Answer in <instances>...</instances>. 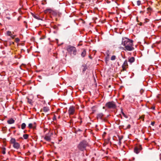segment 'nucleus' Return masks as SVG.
<instances>
[{"label":"nucleus","instance_id":"1","mask_svg":"<svg viewBox=\"0 0 161 161\" xmlns=\"http://www.w3.org/2000/svg\"><path fill=\"white\" fill-rule=\"evenodd\" d=\"M133 41L132 40L125 37L122 38V44L125 47L124 50L131 51L134 49Z\"/></svg>","mask_w":161,"mask_h":161},{"label":"nucleus","instance_id":"2","mask_svg":"<svg viewBox=\"0 0 161 161\" xmlns=\"http://www.w3.org/2000/svg\"><path fill=\"white\" fill-rule=\"evenodd\" d=\"M87 145V143L86 141L83 140L80 142L77 146V148L79 150L83 151L86 149Z\"/></svg>","mask_w":161,"mask_h":161},{"label":"nucleus","instance_id":"3","mask_svg":"<svg viewBox=\"0 0 161 161\" xmlns=\"http://www.w3.org/2000/svg\"><path fill=\"white\" fill-rule=\"evenodd\" d=\"M67 52L71 55H75L76 54V48L71 46H69L67 48Z\"/></svg>","mask_w":161,"mask_h":161},{"label":"nucleus","instance_id":"4","mask_svg":"<svg viewBox=\"0 0 161 161\" xmlns=\"http://www.w3.org/2000/svg\"><path fill=\"white\" fill-rule=\"evenodd\" d=\"M105 107L109 109H115L116 105L114 102L111 101L107 102L105 104Z\"/></svg>","mask_w":161,"mask_h":161},{"label":"nucleus","instance_id":"5","mask_svg":"<svg viewBox=\"0 0 161 161\" xmlns=\"http://www.w3.org/2000/svg\"><path fill=\"white\" fill-rule=\"evenodd\" d=\"M75 111V107L73 106H71L69 107L68 110V113L69 115H71L74 114Z\"/></svg>","mask_w":161,"mask_h":161},{"label":"nucleus","instance_id":"6","mask_svg":"<svg viewBox=\"0 0 161 161\" xmlns=\"http://www.w3.org/2000/svg\"><path fill=\"white\" fill-rule=\"evenodd\" d=\"M122 70L123 71H126V69L128 68V64L127 63V60H125L123 65H122Z\"/></svg>","mask_w":161,"mask_h":161},{"label":"nucleus","instance_id":"7","mask_svg":"<svg viewBox=\"0 0 161 161\" xmlns=\"http://www.w3.org/2000/svg\"><path fill=\"white\" fill-rule=\"evenodd\" d=\"M142 149V147L141 145L136 146L134 148V152L136 154H138L139 153Z\"/></svg>","mask_w":161,"mask_h":161},{"label":"nucleus","instance_id":"8","mask_svg":"<svg viewBox=\"0 0 161 161\" xmlns=\"http://www.w3.org/2000/svg\"><path fill=\"white\" fill-rule=\"evenodd\" d=\"M13 147L14 148L18 149L19 148L20 145L19 143L16 142L13 144Z\"/></svg>","mask_w":161,"mask_h":161},{"label":"nucleus","instance_id":"9","mask_svg":"<svg viewBox=\"0 0 161 161\" xmlns=\"http://www.w3.org/2000/svg\"><path fill=\"white\" fill-rule=\"evenodd\" d=\"M49 110V108L48 107H44L42 109H41V111L44 112H47Z\"/></svg>","mask_w":161,"mask_h":161},{"label":"nucleus","instance_id":"10","mask_svg":"<svg viewBox=\"0 0 161 161\" xmlns=\"http://www.w3.org/2000/svg\"><path fill=\"white\" fill-rule=\"evenodd\" d=\"M7 123L9 124H11L14 123L15 120L13 118H10L7 120Z\"/></svg>","mask_w":161,"mask_h":161},{"label":"nucleus","instance_id":"11","mask_svg":"<svg viewBox=\"0 0 161 161\" xmlns=\"http://www.w3.org/2000/svg\"><path fill=\"white\" fill-rule=\"evenodd\" d=\"M135 59L134 57H131L129 58L128 59V62L130 63H132L134 62Z\"/></svg>","mask_w":161,"mask_h":161},{"label":"nucleus","instance_id":"12","mask_svg":"<svg viewBox=\"0 0 161 161\" xmlns=\"http://www.w3.org/2000/svg\"><path fill=\"white\" fill-rule=\"evenodd\" d=\"M103 116V114L102 113H100L98 114L97 115V119H102V117Z\"/></svg>","mask_w":161,"mask_h":161},{"label":"nucleus","instance_id":"13","mask_svg":"<svg viewBox=\"0 0 161 161\" xmlns=\"http://www.w3.org/2000/svg\"><path fill=\"white\" fill-rule=\"evenodd\" d=\"M82 72L84 73L85 71L87 69V67L86 65H82Z\"/></svg>","mask_w":161,"mask_h":161},{"label":"nucleus","instance_id":"14","mask_svg":"<svg viewBox=\"0 0 161 161\" xmlns=\"http://www.w3.org/2000/svg\"><path fill=\"white\" fill-rule=\"evenodd\" d=\"M44 139L47 141H50L51 140V137L49 136H46L44 137Z\"/></svg>","mask_w":161,"mask_h":161},{"label":"nucleus","instance_id":"15","mask_svg":"<svg viewBox=\"0 0 161 161\" xmlns=\"http://www.w3.org/2000/svg\"><path fill=\"white\" fill-rule=\"evenodd\" d=\"M86 51L85 49L83 50L81 53V56L82 57H84L85 56L86 54Z\"/></svg>","mask_w":161,"mask_h":161},{"label":"nucleus","instance_id":"16","mask_svg":"<svg viewBox=\"0 0 161 161\" xmlns=\"http://www.w3.org/2000/svg\"><path fill=\"white\" fill-rule=\"evenodd\" d=\"M105 54L107 55L106 58H109V56L110 54V53L109 51H107L105 53Z\"/></svg>","mask_w":161,"mask_h":161},{"label":"nucleus","instance_id":"17","mask_svg":"<svg viewBox=\"0 0 161 161\" xmlns=\"http://www.w3.org/2000/svg\"><path fill=\"white\" fill-rule=\"evenodd\" d=\"M10 142L13 144L16 142L15 139L14 138H12L10 140Z\"/></svg>","mask_w":161,"mask_h":161},{"label":"nucleus","instance_id":"18","mask_svg":"<svg viewBox=\"0 0 161 161\" xmlns=\"http://www.w3.org/2000/svg\"><path fill=\"white\" fill-rule=\"evenodd\" d=\"M26 126V124H25V123H23L21 124V128L22 129L24 130Z\"/></svg>","mask_w":161,"mask_h":161},{"label":"nucleus","instance_id":"19","mask_svg":"<svg viewBox=\"0 0 161 161\" xmlns=\"http://www.w3.org/2000/svg\"><path fill=\"white\" fill-rule=\"evenodd\" d=\"M23 137L25 139H27L29 137V135L27 134H24Z\"/></svg>","mask_w":161,"mask_h":161},{"label":"nucleus","instance_id":"20","mask_svg":"<svg viewBox=\"0 0 161 161\" xmlns=\"http://www.w3.org/2000/svg\"><path fill=\"white\" fill-rule=\"evenodd\" d=\"M28 102L29 104H32V100L31 99L28 98Z\"/></svg>","mask_w":161,"mask_h":161},{"label":"nucleus","instance_id":"21","mask_svg":"<svg viewBox=\"0 0 161 161\" xmlns=\"http://www.w3.org/2000/svg\"><path fill=\"white\" fill-rule=\"evenodd\" d=\"M12 34V33L11 31H7V35L8 36H10Z\"/></svg>","mask_w":161,"mask_h":161},{"label":"nucleus","instance_id":"22","mask_svg":"<svg viewBox=\"0 0 161 161\" xmlns=\"http://www.w3.org/2000/svg\"><path fill=\"white\" fill-rule=\"evenodd\" d=\"M116 58V56L115 55H113L111 58V60H114Z\"/></svg>","mask_w":161,"mask_h":161},{"label":"nucleus","instance_id":"23","mask_svg":"<svg viewBox=\"0 0 161 161\" xmlns=\"http://www.w3.org/2000/svg\"><path fill=\"white\" fill-rule=\"evenodd\" d=\"M33 125V124L30 123L29 124L28 127L30 129H31V128H32Z\"/></svg>","mask_w":161,"mask_h":161},{"label":"nucleus","instance_id":"24","mask_svg":"<svg viewBox=\"0 0 161 161\" xmlns=\"http://www.w3.org/2000/svg\"><path fill=\"white\" fill-rule=\"evenodd\" d=\"M34 17L37 19H38V20H41V19H40V18H39V16L38 15H34Z\"/></svg>","mask_w":161,"mask_h":161},{"label":"nucleus","instance_id":"25","mask_svg":"<svg viewBox=\"0 0 161 161\" xmlns=\"http://www.w3.org/2000/svg\"><path fill=\"white\" fill-rule=\"evenodd\" d=\"M145 115H142L140 117V119H142L143 121H144V118Z\"/></svg>","mask_w":161,"mask_h":161},{"label":"nucleus","instance_id":"26","mask_svg":"<svg viewBox=\"0 0 161 161\" xmlns=\"http://www.w3.org/2000/svg\"><path fill=\"white\" fill-rule=\"evenodd\" d=\"M51 11H52V10L50 9H47V10H45V13H47L48 12H49V13H51Z\"/></svg>","mask_w":161,"mask_h":161},{"label":"nucleus","instance_id":"27","mask_svg":"<svg viewBox=\"0 0 161 161\" xmlns=\"http://www.w3.org/2000/svg\"><path fill=\"white\" fill-rule=\"evenodd\" d=\"M15 41L16 42H19L20 40L18 38H15Z\"/></svg>","mask_w":161,"mask_h":161},{"label":"nucleus","instance_id":"28","mask_svg":"<svg viewBox=\"0 0 161 161\" xmlns=\"http://www.w3.org/2000/svg\"><path fill=\"white\" fill-rule=\"evenodd\" d=\"M137 5L138 6H139L141 4V2L140 1L138 0L137 2Z\"/></svg>","mask_w":161,"mask_h":161},{"label":"nucleus","instance_id":"29","mask_svg":"<svg viewBox=\"0 0 161 161\" xmlns=\"http://www.w3.org/2000/svg\"><path fill=\"white\" fill-rule=\"evenodd\" d=\"M16 36L15 35H13L12 34L10 36L11 38H12V39H14V37Z\"/></svg>","mask_w":161,"mask_h":161},{"label":"nucleus","instance_id":"30","mask_svg":"<svg viewBox=\"0 0 161 161\" xmlns=\"http://www.w3.org/2000/svg\"><path fill=\"white\" fill-rule=\"evenodd\" d=\"M53 120H55L56 119V116L55 115H54L53 117Z\"/></svg>","mask_w":161,"mask_h":161},{"label":"nucleus","instance_id":"31","mask_svg":"<svg viewBox=\"0 0 161 161\" xmlns=\"http://www.w3.org/2000/svg\"><path fill=\"white\" fill-rule=\"evenodd\" d=\"M2 153L3 154H5V148H4L3 151H2Z\"/></svg>","mask_w":161,"mask_h":161},{"label":"nucleus","instance_id":"32","mask_svg":"<svg viewBox=\"0 0 161 161\" xmlns=\"http://www.w3.org/2000/svg\"><path fill=\"white\" fill-rule=\"evenodd\" d=\"M155 122L154 121H153V122H152L151 123V125H153V126H154V124H155Z\"/></svg>","mask_w":161,"mask_h":161},{"label":"nucleus","instance_id":"33","mask_svg":"<svg viewBox=\"0 0 161 161\" xmlns=\"http://www.w3.org/2000/svg\"><path fill=\"white\" fill-rule=\"evenodd\" d=\"M151 109H152L153 110H154L155 109V106H153L151 108Z\"/></svg>","mask_w":161,"mask_h":161},{"label":"nucleus","instance_id":"34","mask_svg":"<svg viewBox=\"0 0 161 161\" xmlns=\"http://www.w3.org/2000/svg\"><path fill=\"white\" fill-rule=\"evenodd\" d=\"M121 111H122L121 113H122V114H123V115L125 117V114H124V113L122 111V109L121 110Z\"/></svg>","mask_w":161,"mask_h":161},{"label":"nucleus","instance_id":"35","mask_svg":"<svg viewBox=\"0 0 161 161\" xmlns=\"http://www.w3.org/2000/svg\"><path fill=\"white\" fill-rule=\"evenodd\" d=\"M122 139V137H120L119 136V141H121V139Z\"/></svg>","mask_w":161,"mask_h":161},{"label":"nucleus","instance_id":"36","mask_svg":"<svg viewBox=\"0 0 161 161\" xmlns=\"http://www.w3.org/2000/svg\"><path fill=\"white\" fill-rule=\"evenodd\" d=\"M130 125H128L127 126V128H130Z\"/></svg>","mask_w":161,"mask_h":161},{"label":"nucleus","instance_id":"37","mask_svg":"<svg viewBox=\"0 0 161 161\" xmlns=\"http://www.w3.org/2000/svg\"><path fill=\"white\" fill-rule=\"evenodd\" d=\"M121 144V141H119V142H118V144L119 145H120Z\"/></svg>","mask_w":161,"mask_h":161},{"label":"nucleus","instance_id":"38","mask_svg":"<svg viewBox=\"0 0 161 161\" xmlns=\"http://www.w3.org/2000/svg\"><path fill=\"white\" fill-rule=\"evenodd\" d=\"M108 58H106V57L105 58V61L106 63H107V61L108 60Z\"/></svg>","mask_w":161,"mask_h":161},{"label":"nucleus","instance_id":"39","mask_svg":"<svg viewBox=\"0 0 161 161\" xmlns=\"http://www.w3.org/2000/svg\"><path fill=\"white\" fill-rule=\"evenodd\" d=\"M140 26H141L142 25V22H140L139 24H138Z\"/></svg>","mask_w":161,"mask_h":161},{"label":"nucleus","instance_id":"40","mask_svg":"<svg viewBox=\"0 0 161 161\" xmlns=\"http://www.w3.org/2000/svg\"><path fill=\"white\" fill-rule=\"evenodd\" d=\"M15 127H11V128H12V129H15Z\"/></svg>","mask_w":161,"mask_h":161},{"label":"nucleus","instance_id":"41","mask_svg":"<svg viewBox=\"0 0 161 161\" xmlns=\"http://www.w3.org/2000/svg\"><path fill=\"white\" fill-rule=\"evenodd\" d=\"M137 19V22H139V21H138V20L137 18V19Z\"/></svg>","mask_w":161,"mask_h":161},{"label":"nucleus","instance_id":"42","mask_svg":"<svg viewBox=\"0 0 161 161\" xmlns=\"http://www.w3.org/2000/svg\"><path fill=\"white\" fill-rule=\"evenodd\" d=\"M60 118V116H59L58 117V119H59Z\"/></svg>","mask_w":161,"mask_h":161},{"label":"nucleus","instance_id":"43","mask_svg":"<svg viewBox=\"0 0 161 161\" xmlns=\"http://www.w3.org/2000/svg\"><path fill=\"white\" fill-rule=\"evenodd\" d=\"M103 109H104L105 108V107H103Z\"/></svg>","mask_w":161,"mask_h":161},{"label":"nucleus","instance_id":"44","mask_svg":"<svg viewBox=\"0 0 161 161\" xmlns=\"http://www.w3.org/2000/svg\"><path fill=\"white\" fill-rule=\"evenodd\" d=\"M42 114H43V115H44V113H42Z\"/></svg>","mask_w":161,"mask_h":161}]
</instances>
